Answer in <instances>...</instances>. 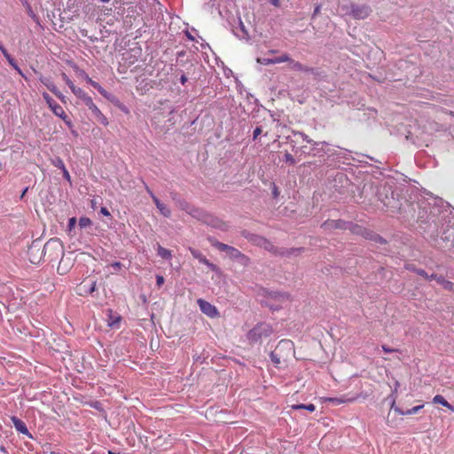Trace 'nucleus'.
Segmentation results:
<instances>
[{"label":"nucleus","mask_w":454,"mask_h":454,"mask_svg":"<svg viewBox=\"0 0 454 454\" xmlns=\"http://www.w3.org/2000/svg\"><path fill=\"white\" fill-rule=\"evenodd\" d=\"M42 254L45 260L55 262L64 257V246L59 239H51L43 246Z\"/></svg>","instance_id":"nucleus-1"},{"label":"nucleus","mask_w":454,"mask_h":454,"mask_svg":"<svg viewBox=\"0 0 454 454\" xmlns=\"http://www.w3.org/2000/svg\"><path fill=\"white\" fill-rule=\"evenodd\" d=\"M209 241L213 247L220 251L225 252L231 259H240L244 263L248 262V258L237 248L215 239H209Z\"/></svg>","instance_id":"nucleus-2"},{"label":"nucleus","mask_w":454,"mask_h":454,"mask_svg":"<svg viewBox=\"0 0 454 454\" xmlns=\"http://www.w3.org/2000/svg\"><path fill=\"white\" fill-rule=\"evenodd\" d=\"M270 333V330L268 325L259 324L248 332L247 339L250 342H257L262 336H268Z\"/></svg>","instance_id":"nucleus-3"},{"label":"nucleus","mask_w":454,"mask_h":454,"mask_svg":"<svg viewBox=\"0 0 454 454\" xmlns=\"http://www.w3.org/2000/svg\"><path fill=\"white\" fill-rule=\"evenodd\" d=\"M197 303L202 313L207 315L210 318H217L220 317V313L217 308L210 302L200 298L197 300Z\"/></svg>","instance_id":"nucleus-4"},{"label":"nucleus","mask_w":454,"mask_h":454,"mask_svg":"<svg viewBox=\"0 0 454 454\" xmlns=\"http://www.w3.org/2000/svg\"><path fill=\"white\" fill-rule=\"evenodd\" d=\"M350 15L356 20L366 19L371 13V8L366 4H350Z\"/></svg>","instance_id":"nucleus-5"},{"label":"nucleus","mask_w":454,"mask_h":454,"mask_svg":"<svg viewBox=\"0 0 454 454\" xmlns=\"http://www.w3.org/2000/svg\"><path fill=\"white\" fill-rule=\"evenodd\" d=\"M97 282L92 279H84L76 287V293L81 296L91 294L96 289Z\"/></svg>","instance_id":"nucleus-6"},{"label":"nucleus","mask_w":454,"mask_h":454,"mask_svg":"<svg viewBox=\"0 0 454 454\" xmlns=\"http://www.w3.org/2000/svg\"><path fill=\"white\" fill-rule=\"evenodd\" d=\"M51 110L56 116L61 118L64 121V122L67 125L68 128H70V129L73 128L74 125H73L71 119L68 117V115L66 114L64 108L60 105L56 103L55 105H53V106L51 108Z\"/></svg>","instance_id":"nucleus-7"},{"label":"nucleus","mask_w":454,"mask_h":454,"mask_svg":"<svg viewBox=\"0 0 454 454\" xmlns=\"http://www.w3.org/2000/svg\"><path fill=\"white\" fill-rule=\"evenodd\" d=\"M192 255L195 258V259H198L200 262L205 264L206 266H207L212 271H217L218 268L215 264L210 262L205 255H203L199 250H196L194 248H192L190 247L189 248Z\"/></svg>","instance_id":"nucleus-8"},{"label":"nucleus","mask_w":454,"mask_h":454,"mask_svg":"<svg viewBox=\"0 0 454 454\" xmlns=\"http://www.w3.org/2000/svg\"><path fill=\"white\" fill-rule=\"evenodd\" d=\"M286 61H290V57L288 54L285 53L282 54L279 57L269 59V58H258L257 62L262 65H273V64H278V63H284Z\"/></svg>","instance_id":"nucleus-9"},{"label":"nucleus","mask_w":454,"mask_h":454,"mask_svg":"<svg viewBox=\"0 0 454 454\" xmlns=\"http://www.w3.org/2000/svg\"><path fill=\"white\" fill-rule=\"evenodd\" d=\"M347 223L343 220H327L324 222L321 227L325 231H331L333 229H347Z\"/></svg>","instance_id":"nucleus-10"},{"label":"nucleus","mask_w":454,"mask_h":454,"mask_svg":"<svg viewBox=\"0 0 454 454\" xmlns=\"http://www.w3.org/2000/svg\"><path fill=\"white\" fill-rule=\"evenodd\" d=\"M350 231L355 235L364 237L365 239L371 238V233L365 228L358 224H351L349 227Z\"/></svg>","instance_id":"nucleus-11"},{"label":"nucleus","mask_w":454,"mask_h":454,"mask_svg":"<svg viewBox=\"0 0 454 454\" xmlns=\"http://www.w3.org/2000/svg\"><path fill=\"white\" fill-rule=\"evenodd\" d=\"M256 243H257V245L262 247L264 249H266L270 252H272L274 254L277 253V249L274 247V245L264 238H261V237L257 238Z\"/></svg>","instance_id":"nucleus-12"},{"label":"nucleus","mask_w":454,"mask_h":454,"mask_svg":"<svg viewBox=\"0 0 454 454\" xmlns=\"http://www.w3.org/2000/svg\"><path fill=\"white\" fill-rule=\"evenodd\" d=\"M12 421L17 431H19L24 434H28V430L27 428V426L22 420H20L17 417H12Z\"/></svg>","instance_id":"nucleus-13"},{"label":"nucleus","mask_w":454,"mask_h":454,"mask_svg":"<svg viewBox=\"0 0 454 454\" xmlns=\"http://www.w3.org/2000/svg\"><path fill=\"white\" fill-rule=\"evenodd\" d=\"M433 402L434 403H439V404H442V406L448 408L449 410L450 411H454V407L449 403L446 399L441 395H436L434 398H433Z\"/></svg>","instance_id":"nucleus-14"},{"label":"nucleus","mask_w":454,"mask_h":454,"mask_svg":"<svg viewBox=\"0 0 454 454\" xmlns=\"http://www.w3.org/2000/svg\"><path fill=\"white\" fill-rule=\"evenodd\" d=\"M83 103L92 112L94 115H96L97 114H100L99 108L94 104L91 97L89 96L87 98H85Z\"/></svg>","instance_id":"nucleus-15"},{"label":"nucleus","mask_w":454,"mask_h":454,"mask_svg":"<svg viewBox=\"0 0 454 454\" xmlns=\"http://www.w3.org/2000/svg\"><path fill=\"white\" fill-rule=\"evenodd\" d=\"M70 266L68 263H67L64 260V257L60 258L59 266L57 268V271L60 275H65L69 270Z\"/></svg>","instance_id":"nucleus-16"},{"label":"nucleus","mask_w":454,"mask_h":454,"mask_svg":"<svg viewBox=\"0 0 454 454\" xmlns=\"http://www.w3.org/2000/svg\"><path fill=\"white\" fill-rule=\"evenodd\" d=\"M390 410L394 411L395 413L400 414V415H411L412 414L411 409H409L407 411H403L399 407H397L395 405V397H394L392 400Z\"/></svg>","instance_id":"nucleus-17"},{"label":"nucleus","mask_w":454,"mask_h":454,"mask_svg":"<svg viewBox=\"0 0 454 454\" xmlns=\"http://www.w3.org/2000/svg\"><path fill=\"white\" fill-rule=\"evenodd\" d=\"M88 82L91 84L105 98H108L107 91L97 82L93 81L90 78H88Z\"/></svg>","instance_id":"nucleus-18"},{"label":"nucleus","mask_w":454,"mask_h":454,"mask_svg":"<svg viewBox=\"0 0 454 454\" xmlns=\"http://www.w3.org/2000/svg\"><path fill=\"white\" fill-rule=\"evenodd\" d=\"M4 56L5 57V59H7V61L9 62V64L23 77H25L23 72L21 71V69L19 67V66L16 64L15 60L13 58H12V56L8 53V51L6 53L4 54Z\"/></svg>","instance_id":"nucleus-19"},{"label":"nucleus","mask_w":454,"mask_h":454,"mask_svg":"<svg viewBox=\"0 0 454 454\" xmlns=\"http://www.w3.org/2000/svg\"><path fill=\"white\" fill-rule=\"evenodd\" d=\"M158 254L163 259H170L172 257V253L170 250L158 245Z\"/></svg>","instance_id":"nucleus-20"},{"label":"nucleus","mask_w":454,"mask_h":454,"mask_svg":"<svg viewBox=\"0 0 454 454\" xmlns=\"http://www.w3.org/2000/svg\"><path fill=\"white\" fill-rule=\"evenodd\" d=\"M107 313H108V316H109L108 325L110 326H114L115 325L120 323V321H121V317L120 316L113 315V310L112 309H108Z\"/></svg>","instance_id":"nucleus-21"},{"label":"nucleus","mask_w":454,"mask_h":454,"mask_svg":"<svg viewBox=\"0 0 454 454\" xmlns=\"http://www.w3.org/2000/svg\"><path fill=\"white\" fill-rule=\"evenodd\" d=\"M41 82H43L48 90H50L53 94L57 92L58 88L54 85L52 82H51L48 78L41 77L40 78Z\"/></svg>","instance_id":"nucleus-22"},{"label":"nucleus","mask_w":454,"mask_h":454,"mask_svg":"<svg viewBox=\"0 0 454 454\" xmlns=\"http://www.w3.org/2000/svg\"><path fill=\"white\" fill-rule=\"evenodd\" d=\"M292 408L294 410H300V409H304V410H307L310 412H313L315 410H316V406L312 403H309V404H295V405H293Z\"/></svg>","instance_id":"nucleus-23"},{"label":"nucleus","mask_w":454,"mask_h":454,"mask_svg":"<svg viewBox=\"0 0 454 454\" xmlns=\"http://www.w3.org/2000/svg\"><path fill=\"white\" fill-rule=\"evenodd\" d=\"M290 67L292 69L298 70V71H306L307 69L303 67V65L298 61L293 60L290 58Z\"/></svg>","instance_id":"nucleus-24"},{"label":"nucleus","mask_w":454,"mask_h":454,"mask_svg":"<svg viewBox=\"0 0 454 454\" xmlns=\"http://www.w3.org/2000/svg\"><path fill=\"white\" fill-rule=\"evenodd\" d=\"M91 223L92 222L89 217L83 216L79 219V226L82 229L90 226Z\"/></svg>","instance_id":"nucleus-25"},{"label":"nucleus","mask_w":454,"mask_h":454,"mask_svg":"<svg viewBox=\"0 0 454 454\" xmlns=\"http://www.w3.org/2000/svg\"><path fill=\"white\" fill-rule=\"evenodd\" d=\"M157 208L159 209L160 214L162 215H164L165 217H169L171 215L170 209L166 205H164L163 203H161V205L159 206Z\"/></svg>","instance_id":"nucleus-26"},{"label":"nucleus","mask_w":454,"mask_h":454,"mask_svg":"<svg viewBox=\"0 0 454 454\" xmlns=\"http://www.w3.org/2000/svg\"><path fill=\"white\" fill-rule=\"evenodd\" d=\"M43 98L47 103L50 109L53 106V105L57 103L47 92L43 93Z\"/></svg>","instance_id":"nucleus-27"},{"label":"nucleus","mask_w":454,"mask_h":454,"mask_svg":"<svg viewBox=\"0 0 454 454\" xmlns=\"http://www.w3.org/2000/svg\"><path fill=\"white\" fill-rule=\"evenodd\" d=\"M74 94L81 98L82 101L85 100V98H87L89 97V95L81 88H77V90L74 92Z\"/></svg>","instance_id":"nucleus-28"},{"label":"nucleus","mask_w":454,"mask_h":454,"mask_svg":"<svg viewBox=\"0 0 454 454\" xmlns=\"http://www.w3.org/2000/svg\"><path fill=\"white\" fill-rule=\"evenodd\" d=\"M386 423L387 426H389L391 427H394V428L397 427V420L395 418H391L390 412H388V414H387Z\"/></svg>","instance_id":"nucleus-29"},{"label":"nucleus","mask_w":454,"mask_h":454,"mask_svg":"<svg viewBox=\"0 0 454 454\" xmlns=\"http://www.w3.org/2000/svg\"><path fill=\"white\" fill-rule=\"evenodd\" d=\"M441 285L447 290L454 291V283L451 281L442 279Z\"/></svg>","instance_id":"nucleus-30"},{"label":"nucleus","mask_w":454,"mask_h":454,"mask_svg":"<svg viewBox=\"0 0 454 454\" xmlns=\"http://www.w3.org/2000/svg\"><path fill=\"white\" fill-rule=\"evenodd\" d=\"M95 116L97 117V119L98 120V121H99L101 124H103V125H105V126L108 125V120H107V118H106V117L102 114V112H101V111H100V114H97Z\"/></svg>","instance_id":"nucleus-31"},{"label":"nucleus","mask_w":454,"mask_h":454,"mask_svg":"<svg viewBox=\"0 0 454 454\" xmlns=\"http://www.w3.org/2000/svg\"><path fill=\"white\" fill-rule=\"evenodd\" d=\"M284 159H285V161L291 164V165H294L295 164V160L294 158V156L289 153H286L285 155H284Z\"/></svg>","instance_id":"nucleus-32"},{"label":"nucleus","mask_w":454,"mask_h":454,"mask_svg":"<svg viewBox=\"0 0 454 454\" xmlns=\"http://www.w3.org/2000/svg\"><path fill=\"white\" fill-rule=\"evenodd\" d=\"M341 12L346 15H350L351 7L350 4H342L340 6Z\"/></svg>","instance_id":"nucleus-33"},{"label":"nucleus","mask_w":454,"mask_h":454,"mask_svg":"<svg viewBox=\"0 0 454 454\" xmlns=\"http://www.w3.org/2000/svg\"><path fill=\"white\" fill-rule=\"evenodd\" d=\"M54 165L60 169L66 168L64 161L60 158L56 159Z\"/></svg>","instance_id":"nucleus-34"},{"label":"nucleus","mask_w":454,"mask_h":454,"mask_svg":"<svg viewBox=\"0 0 454 454\" xmlns=\"http://www.w3.org/2000/svg\"><path fill=\"white\" fill-rule=\"evenodd\" d=\"M147 191L150 193V195L152 196L154 204L156 205V207H158L159 206H160L161 202L160 201V200L149 189H147Z\"/></svg>","instance_id":"nucleus-35"},{"label":"nucleus","mask_w":454,"mask_h":454,"mask_svg":"<svg viewBox=\"0 0 454 454\" xmlns=\"http://www.w3.org/2000/svg\"><path fill=\"white\" fill-rule=\"evenodd\" d=\"M381 348L385 353H393V352L399 351V349L391 348L387 347V345H382Z\"/></svg>","instance_id":"nucleus-36"},{"label":"nucleus","mask_w":454,"mask_h":454,"mask_svg":"<svg viewBox=\"0 0 454 454\" xmlns=\"http://www.w3.org/2000/svg\"><path fill=\"white\" fill-rule=\"evenodd\" d=\"M76 224V218L75 217H71L69 220H68V228H69V231L73 230Z\"/></svg>","instance_id":"nucleus-37"},{"label":"nucleus","mask_w":454,"mask_h":454,"mask_svg":"<svg viewBox=\"0 0 454 454\" xmlns=\"http://www.w3.org/2000/svg\"><path fill=\"white\" fill-rule=\"evenodd\" d=\"M416 273L424 278H429V275L422 269L416 270Z\"/></svg>","instance_id":"nucleus-38"},{"label":"nucleus","mask_w":454,"mask_h":454,"mask_svg":"<svg viewBox=\"0 0 454 454\" xmlns=\"http://www.w3.org/2000/svg\"><path fill=\"white\" fill-rule=\"evenodd\" d=\"M262 133V129L259 127H256L253 132V138L256 139Z\"/></svg>","instance_id":"nucleus-39"},{"label":"nucleus","mask_w":454,"mask_h":454,"mask_svg":"<svg viewBox=\"0 0 454 454\" xmlns=\"http://www.w3.org/2000/svg\"><path fill=\"white\" fill-rule=\"evenodd\" d=\"M54 95L59 98L63 103H66V97L58 90L57 92L54 93Z\"/></svg>","instance_id":"nucleus-40"},{"label":"nucleus","mask_w":454,"mask_h":454,"mask_svg":"<svg viewBox=\"0 0 454 454\" xmlns=\"http://www.w3.org/2000/svg\"><path fill=\"white\" fill-rule=\"evenodd\" d=\"M270 358H271V361L275 364H280V359L278 357H277L276 354L275 353H271L270 355Z\"/></svg>","instance_id":"nucleus-41"},{"label":"nucleus","mask_w":454,"mask_h":454,"mask_svg":"<svg viewBox=\"0 0 454 454\" xmlns=\"http://www.w3.org/2000/svg\"><path fill=\"white\" fill-rule=\"evenodd\" d=\"M163 283H164V278L162 276H160V275H158L156 277V284H157V286H160L161 285H163Z\"/></svg>","instance_id":"nucleus-42"},{"label":"nucleus","mask_w":454,"mask_h":454,"mask_svg":"<svg viewBox=\"0 0 454 454\" xmlns=\"http://www.w3.org/2000/svg\"><path fill=\"white\" fill-rule=\"evenodd\" d=\"M424 407V404H421V405H418V406H415L413 408H411V412L412 414H416L417 412H419L422 408Z\"/></svg>","instance_id":"nucleus-43"},{"label":"nucleus","mask_w":454,"mask_h":454,"mask_svg":"<svg viewBox=\"0 0 454 454\" xmlns=\"http://www.w3.org/2000/svg\"><path fill=\"white\" fill-rule=\"evenodd\" d=\"M63 79L68 87H70L72 84H74V82L67 77V75L66 74H63Z\"/></svg>","instance_id":"nucleus-44"},{"label":"nucleus","mask_w":454,"mask_h":454,"mask_svg":"<svg viewBox=\"0 0 454 454\" xmlns=\"http://www.w3.org/2000/svg\"><path fill=\"white\" fill-rule=\"evenodd\" d=\"M100 213L106 216H109L110 215V212L109 210L106 208V207H101L100 209Z\"/></svg>","instance_id":"nucleus-45"},{"label":"nucleus","mask_w":454,"mask_h":454,"mask_svg":"<svg viewBox=\"0 0 454 454\" xmlns=\"http://www.w3.org/2000/svg\"><path fill=\"white\" fill-rule=\"evenodd\" d=\"M63 171V176L67 180V181H70L71 177H70V175H69V172L67 171V168H64L62 169Z\"/></svg>","instance_id":"nucleus-46"},{"label":"nucleus","mask_w":454,"mask_h":454,"mask_svg":"<svg viewBox=\"0 0 454 454\" xmlns=\"http://www.w3.org/2000/svg\"><path fill=\"white\" fill-rule=\"evenodd\" d=\"M111 267H113L114 270H120L121 267V263L119 262H115L114 263L111 264Z\"/></svg>","instance_id":"nucleus-47"},{"label":"nucleus","mask_w":454,"mask_h":454,"mask_svg":"<svg viewBox=\"0 0 454 454\" xmlns=\"http://www.w3.org/2000/svg\"><path fill=\"white\" fill-rule=\"evenodd\" d=\"M272 193H273L274 198H277L279 194L278 189L276 185H274V187H273Z\"/></svg>","instance_id":"nucleus-48"},{"label":"nucleus","mask_w":454,"mask_h":454,"mask_svg":"<svg viewBox=\"0 0 454 454\" xmlns=\"http://www.w3.org/2000/svg\"><path fill=\"white\" fill-rule=\"evenodd\" d=\"M330 401L333 402V403H342V400L338 399V398H331Z\"/></svg>","instance_id":"nucleus-49"},{"label":"nucleus","mask_w":454,"mask_h":454,"mask_svg":"<svg viewBox=\"0 0 454 454\" xmlns=\"http://www.w3.org/2000/svg\"><path fill=\"white\" fill-rule=\"evenodd\" d=\"M180 82H182V84H184L187 82V77L183 74L180 78Z\"/></svg>","instance_id":"nucleus-50"},{"label":"nucleus","mask_w":454,"mask_h":454,"mask_svg":"<svg viewBox=\"0 0 454 454\" xmlns=\"http://www.w3.org/2000/svg\"><path fill=\"white\" fill-rule=\"evenodd\" d=\"M69 88L72 90V92L74 93L77 90L78 87H76L74 84H72Z\"/></svg>","instance_id":"nucleus-51"},{"label":"nucleus","mask_w":454,"mask_h":454,"mask_svg":"<svg viewBox=\"0 0 454 454\" xmlns=\"http://www.w3.org/2000/svg\"><path fill=\"white\" fill-rule=\"evenodd\" d=\"M27 190H28V188H27V187L24 189V191L22 192V193H21V195H20V199H23V198H24V196H25L26 192H27Z\"/></svg>","instance_id":"nucleus-52"},{"label":"nucleus","mask_w":454,"mask_h":454,"mask_svg":"<svg viewBox=\"0 0 454 454\" xmlns=\"http://www.w3.org/2000/svg\"><path fill=\"white\" fill-rule=\"evenodd\" d=\"M406 269H407V270H412V271H414V272H416V270H417V269H415L413 266H410V265H409V266H407V267H406Z\"/></svg>","instance_id":"nucleus-53"},{"label":"nucleus","mask_w":454,"mask_h":454,"mask_svg":"<svg viewBox=\"0 0 454 454\" xmlns=\"http://www.w3.org/2000/svg\"><path fill=\"white\" fill-rule=\"evenodd\" d=\"M40 259H41V257L36 261V260H34V258H32V257H31V258H30V262H31L32 263H39Z\"/></svg>","instance_id":"nucleus-54"},{"label":"nucleus","mask_w":454,"mask_h":454,"mask_svg":"<svg viewBox=\"0 0 454 454\" xmlns=\"http://www.w3.org/2000/svg\"><path fill=\"white\" fill-rule=\"evenodd\" d=\"M436 277H437V275L432 274V275L429 276V278H427V279L428 280L436 279Z\"/></svg>","instance_id":"nucleus-55"},{"label":"nucleus","mask_w":454,"mask_h":454,"mask_svg":"<svg viewBox=\"0 0 454 454\" xmlns=\"http://www.w3.org/2000/svg\"><path fill=\"white\" fill-rule=\"evenodd\" d=\"M398 387H399V382H398V381H396V383H395V389H394V391H393V394H395V393H396V392H397V388H398Z\"/></svg>","instance_id":"nucleus-56"},{"label":"nucleus","mask_w":454,"mask_h":454,"mask_svg":"<svg viewBox=\"0 0 454 454\" xmlns=\"http://www.w3.org/2000/svg\"><path fill=\"white\" fill-rule=\"evenodd\" d=\"M281 344H287V345H290V343L288 341H279V344H278V347H280Z\"/></svg>","instance_id":"nucleus-57"},{"label":"nucleus","mask_w":454,"mask_h":454,"mask_svg":"<svg viewBox=\"0 0 454 454\" xmlns=\"http://www.w3.org/2000/svg\"><path fill=\"white\" fill-rule=\"evenodd\" d=\"M281 344H287V345H290V343L288 341H279V344H278V347H280Z\"/></svg>","instance_id":"nucleus-58"},{"label":"nucleus","mask_w":454,"mask_h":454,"mask_svg":"<svg viewBox=\"0 0 454 454\" xmlns=\"http://www.w3.org/2000/svg\"><path fill=\"white\" fill-rule=\"evenodd\" d=\"M442 279H444V278H443L442 277H438V276H437L435 280H436L439 284H441Z\"/></svg>","instance_id":"nucleus-59"},{"label":"nucleus","mask_w":454,"mask_h":454,"mask_svg":"<svg viewBox=\"0 0 454 454\" xmlns=\"http://www.w3.org/2000/svg\"><path fill=\"white\" fill-rule=\"evenodd\" d=\"M272 4L276 6L278 5V0H272Z\"/></svg>","instance_id":"nucleus-60"},{"label":"nucleus","mask_w":454,"mask_h":454,"mask_svg":"<svg viewBox=\"0 0 454 454\" xmlns=\"http://www.w3.org/2000/svg\"><path fill=\"white\" fill-rule=\"evenodd\" d=\"M91 205H92V207H96V202L94 200H91Z\"/></svg>","instance_id":"nucleus-61"},{"label":"nucleus","mask_w":454,"mask_h":454,"mask_svg":"<svg viewBox=\"0 0 454 454\" xmlns=\"http://www.w3.org/2000/svg\"><path fill=\"white\" fill-rule=\"evenodd\" d=\"M100 1H101V2H103V3H107V2H109L110 0H100Z\"/></svg>","instance_id":"nucleus-62"},{"label":"nucleus","mask_w":454,"mask_h":454,"mask_svg":"<svg viewBox=\"0 0 454 454\" xmlns=\"http://www.w3.org/2000/svg\"><path fill=\"white\" fill-rule=\"evenodd\" d=\"M281 297H283V298H287V295H286V294H281Z\"/></svg>","instance_id":"nucleus-63"},{"label":"nucleus","mask_w":454,"mask_h":454,"mask_svg":"<svg viewBox=\"0 0 454 454\" xmlns=\"http://www.w3.org/2000/svg\"><path fill=\"white\" fill-rule=\"evenodd\" d=\"M450 115H452V116H454V112L450 111Z\"/></svg>","instance_id":"nucleus-64"}]
</instances>
